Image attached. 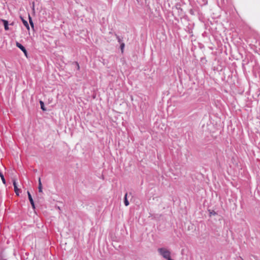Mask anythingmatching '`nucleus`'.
<instances>
[{
  "label": "nucleus",
  "mask_w": 260,
  "mask_h": 260,
  "mask_svg": "<svg viewBox=\"0 0 260 260\" xmlns=\"http://www.w3.org/2000/svg\"><path fill=\"white\" fill-rule=\"evenodd\" d=\"M158 251L165 258L168 260H173L171 257V252L165 248L158 249Z\"/></svg>",
  "instance_id": "nucleus-1"
},
{
  "label": "nucleus",
  "mask_w": 260,
  "mask_h": 260,
  "mask_svg": "<svg viewBox=\"0 0 260 260\" xmlns=\"http://www.w3.org/2000/svg\"><path fill=\"white\" fill-rule=\"evenodd\" d=\"M16 45L24 53L25 55L27 56V51L25 49V47L18 42H16Z\"/></svg>",
  "instance_id": "nucleus-2"
},
{
  "label": "nucleus",
  "mask_w": 260,
  "mask_h": 260,
  "mask_svg": "<svg viewBox=\"0 0 260 260\" xmlns=\"http://www.w3.org/2000/svg\"><path fill=\"white\" fill-rule=\"evenodd\" d=\"M13 184L14 186V191H15V193L16 194L17 196H19V189H18V188L17 186L16 182L15 180H13Z\"/></svg>",
  "instance_id": "nucleus-3"
},
{
  "label": "nucleus",
  "mask_w": 260,
  "mask_h": 260,
  "mask_svg": "<svg viewBox=\"0 0 260 260\" xmlns=\"http://www.w3.org/2000/svg\"><path fill=\"white\" fill-rule=\"evenodd\" d=\"M1 21L4 23L5 29L6 30H9V26H8V21H7L6 20H4V19H2Z\"/></svg>",
  "instance_id": "nucleus-4"
},
{
  "label": "nucleus",
  "mask_w": 260,
  "mask_h": 260,
  "mask_svg": "<svg viewBox=\"0 0 260 260\" xmlns=\"http://www.w3.org/2000/svg\"><path fill=\"white\" fill-rule=\"evenodd\" d=\"M38 189H39V191L40 192H42V183H41V178H40L39 179V187H38Z\"/></svg>",
  "instance_id": "nucleus-5"
},
{
  "label": "nucleus",
  "mask_w": 260,
  "mask_h": 260,
  "mask_svg": "<svg viewBox=\"0 0 260 260\" xmlns=\"http://www.w3.org/2000/svg\"><path fill=\"white\" fill-rule=\"evenodd\" d=\"M127 193H126L124 196V204L126 206H127L129 205V202L127 199Z\"/></svg>",
  "instance_id": "nucleus-6"
},
{
  "label": "nucleus",
  "mask_w": 260,
  "mask_h": 260,
  "mask_svg": "<svg viewBox=\"0 0 260 260\" xmlns=\"http://www.w3.org/2000/svg\"><path fill=\"white\" fill-rule=\"evenodd\" d=\"M21 19H22L23 24L26 26V27L28 29H29V25H28L27 22L26 20H24L22 17H21Z\"/></svg>",
  "instance_id": "nucleus-7"
},
{
  "label": "nucleus",
  "mask_w": 260,
  "mask_h": 260,
  "mask_svg": "<svg viewBox=\"0 0 260 260\" xmlns=\"http://www.w3.org/2000/svg\"><path fill=\"white\" fill-rule=\"evenodd\" d=\"M0 177H1V179H2L3 183L4 184H6V180H5V179L4 178V176L3 174V173L1 172H0Z\"/></svg>",
  "instance_id": "nucleus-8"
},
{
  "label": "nucleus",
  "mask_w": 260,
  "mask_h": 260,
  "mask_svg": "<svg viewBox=\"0 0 260 260\" xmlns=\"http://www.w3.org/2000/svg\"><path fill=\"white\" fill-rule=\"evenodd\" d=\"M27 194H28V199L30 201V203L34 201L33 199L32 198V197H31L30 192L28 191H27Z\"/></svg>",
  "instance_id": "nucleus-9"
},
{
  "label": "nucleus",
  "mask_w": 260,
  "mask_h": 260,
  "mask_svg": "<svg viewBox=\"0 0 260 260\" xmlns=\"http://www.w3.org/2000/svg\"><path fill=\"white\" fill-rule=\"evenodd\" d=\"M124 46H125V45L123 43H122L120 45V48H121L122 52H123V49H124Z\"/></svg>",
  "instance_id": "nucleus-10"
},
{
  "label": "nucleus",
  "mask_w": 260,
  "mask_h": 260,
  "mask_svg": "<svg viewBox=\"0 0 260 260\" xmlns=\"http://www.w3.org/2000/svg\"><path fill=\"white\" fill-rule=\"evenodd\" d=\"M40 104H41V109L43 110V111H45V109L44 107V103L42 101H40Z\"/></svg>",
  "instance_id": "nucleus-11"
},
{
  "label": "nucleus",
  "mask_w": 260,
  "mask_h": 260,
  "mask_svg": "<svg viewBox=\"0 0 260 260\" xmlns=\"http://www.w3.org/2000/svg\"><path fill=\"white\" fill-rule=\"evenodd\" d=\"M29 23H30L31 26L32 27H33L34 26V24H33L32 19H31V17L30 16H29Z\"/></svg>",
  "instance_id": "nucleus-12"
},
{
  "label": "nucleus",
  "mask_w": 260,
  "mask_h": 260,
  "mask_svg": "<svg viewBox=\"0 0 260 260\" xmlns=\"http://www.w3.org/2000/svg\"><path fill=\"white\" fill-rule=\"evenodd\" d=\"M30 204H31L33 209H35V204H34V201L32 202H30Z\"/></svg>",
  "instance_id": "nucleus-13"
},
{
  "label": "nucleus",
  "mask_w": 260,
  "mask_h": 260,
  "mask_svg": "<svg viewBox=\"0 0 260 260\" xmlns=\"http://www.w3.org/2000/svg\"><path fill=\"white\" fill-rule=\"evenodd\" d=\"M77 68L78 69V70H79L80 66H79V64L78 63H77Z\"/></svg>",
  "instance_id": "nucleus-14"
},
{
  "label": "nucleus",
  "mask_w": 260,
  "mask_h": 260,
  "mask_svg": "<svg viewBox=\"0 0 260 260\" xmlns=\"http://www.w3.org/2000/svg\"><path fill=\"white\" fill-rule=\"evenodd\" d=\"M117 38H118V42H120V41H121L120 39L118 37H117Z\"/></svg>",
  "instance_id": "nucleus-15"
}]
</instances>
